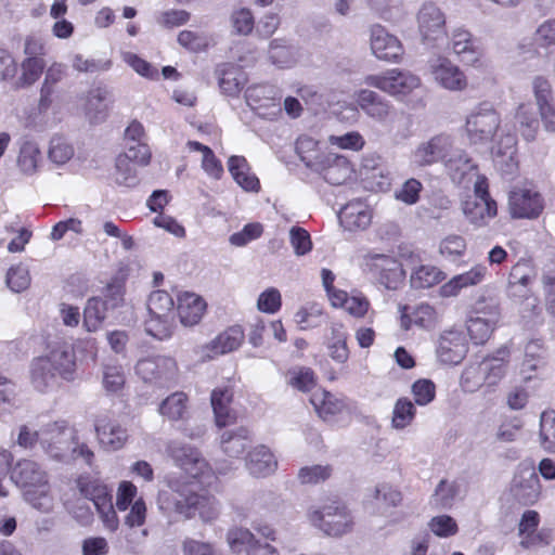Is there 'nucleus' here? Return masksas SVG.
<instances>
[{
  "label": "nucleus",
  "instance_id": "obj_4",
  "mask_svg": "<svg viewBox=\"0 0 555 555\" xmlns=\"http://www.w3.org/2000/svg\"><path fill=\"white\" fill-rule=\"evenodd\" d=\"M77 433L65 420L49 422L41 426V449L49 459L67 464Z\"/></svg>",
  "mask_w": 555,
  "mask_h": 555
},
{
  "label": "nucleus",
  "instance_id": "obj_47",
  "mask_svg": "<svg viewBox=\"0 0 555 555\" xmlns=\"http://www.w3.org/2000/svg\"><path fill=\"white\" fill-rule=\"evenodd\" d=\"M126 384V374L121 364L109 361L102 365V386L107 393L119 392Z\"/></svg>",
  "mask_w": 555,
  "mask_h": 555
},
{
  "label": "nucleus",
  "instance_id": "obj_30",
  "mask_svg": "<svg viewBox=\"0 0 555 555\" xmlns=\"http://www.w3.org/2000/svg\"><path fill=\"white\" fill-rule=\"evenodd\" d=\"M18 144L16 166L23 175L33 176L39 170L43 160L39 145L28 138H22Z\"/></svg>",
  "mask_w": 555,
  "mask_h": 555
},
{
  "label": "nucleus",
  "instance_id": "obj_59",
  "mask_svg": "<svg viewBox=\"0 0 555 555\" xmlns=\"http://www.w3.org/2000/svg\"><path fill=\"white\" fill-rule=\"evenodd\" d=\"M288 384L302 392L310 391L315 386V375L310 367L297 366L288 371Z\"/></svg>",
  "mask_w": 555,
  "mask_h": 555
},
{
  "label": "nucleus",
  "instance_id": "obj_18",
  "mask_svg": "<svg viewBox=\"0 0 555 555\" xmlns=\"http://www.w3.org/2000/svg\"><path fill=\"white\" fill-rule=\"evenodd\" d=\"M449 47L463 64L474 67L481 65L482 48L468 30L463 28L454 29Z\"/></svg>",
  "mask_w": 555,
  "mask_h": 555
},
{
  "label": "nucleus",
  "instance_id": "obj_55",
  "mask_svg": "<svg viewBox=\"0 0 555 555\" xmlns=\"http://www.w3.org/2000/svg\"><path fill=\"white\" fill-rule=\"evenodd\" d=\"M532 93L538 109L555 105V94L551 81L543 77L537 76L532 80Z\"/></svg>",
  "mask_w": 555,
  "mask_h": 555
},
{
  "label": "nucleus",
  "instance_id": "obj_8",
  "mask_svg": "<svg viewBox=\"0 0 555 555\" xmlns=\"http://www.w3.org/2000/svg\"><path fill=\"white\" fill-rule=\"evenodd\" d=\"M467 221L475 227H485L498 214V206L488 192L486 178H478L474 183V196L467 198L462 205Z\"/></svg>",
  "mask_w": 555,
  "mask_h": 555
},
{
  "label": "nucleus",
  "instance_id": "obj_2",
  "mask_svg": "<svg viewBox=\"0 0 555 555\" xmlns=\"http://www.w3.org/2000/svg\"><path fill=\"white\" fill-rule=\"evenodd\" d=\"M167 486V490L158 492V508L168 515L175 514L184 519L194 518L199 500L198 483L184 478L168 477Z\"/></svg>",
  "mask_w": 555,
  "mask_h": 555
},
{
  "label": "nucleus",
  "instance_id": "obj_61",
  "mask_svg": "<svg viewBox=\"0 0 555 555\" xmlns=\"http://www.w3.org/2000/svg\"><path fill=\"white\" fill-rule=\"evenodd\" d=\"M457 494L456 486L447 480H441L430 500V503L438 508H450Z\"/></svg>",
  "mask_w": 555,
  "mask_h": 555
},
{
  "label": "nucleus",
  "instance_id": "obj_39",
  "mask_svg": "<svg viewBox=\"0 0 555 555\" xmlns=\"http://www.w3.org/2000/svg\"><path fill=\"white\" fill-rule=\"evenodd\" d=\"M447 278V273L434 264H420L410 275V284L414 289H428L440 284Z\"/></svg>",
  "mask_w": 555,
  "mask_h": 555
},
{
  "label": "nucleus",
  "instance_id": "obj_23",
  "mask_svg": "<svg viewBox=\"0 0 555 555\" xmlns=\"http://www.w3.org/2000/svg\"><path fill=\"white\" fill-rule=\"evenodd\" d=\"M488 269L483 264H475L468 271L452 276L443 283L438 291L441 298L457 297L465 288L482 283L487 276Z\"/></svg>",
  "mask_w": 555,
  "mask_h": 555
},
{
  "label": "nucleus",
  "instance_id": "obj_49",
  "mask_svg": "<svg viewBox=\"0 0 555 555\" xmlns=\"http://www.w3.org/2000/svg\"><path fill=\"white\" fill-rule=\"evenodd\" d=\"M175 315H150L145 321V331L149 335L159 340L171 337L175 328Z\"/></svg>",
  "mask_w": 555,
  "mask_h": 555
},
{
  "label": "nucleus",
  "instance_id": "obj_29",
  "mask_svg": "<svg viewBox=\"0 0 555 555\" xmlns=\"http://www.w3.org/2000/svg\"><path fill=\"white\" fill-rule=\"evenodd\" d=\"M338 218L340 224L348 231L364 230L371 223L372 211L365 203L353 201L341 208Z\"/></svg>",
  "mask_w": 555,
  "mask_h": 555
},
{
  "label": "nucleus",
  "instance_id": "obj_5",
  "mask_svg": "<svg viewBox=\"0 0 555 555\" xmlns=\"http://www.w3.org/2000/svg\"><path fill=\"white\" fill-rule=\"evenodd\" d=\"M361 268L388 289H397L404 278L402 263L390 254L369 250L361 257Z\"/></svg>",
  "mask_w": 555,
  "mask_h": 555
},
{
  "label": "nucleus",
  "instance_id": "obj_41",
  "mask_svg": "<svg viewBox=\"0 0 555 555\" xmlns=\"http://www.w3.org/2000/svg\"><path fill=\"white\" fill-rule=\"evenodd\" d=\"M348 333L341 323H332L331 336L326 343L328 356L335 362L343 364L349 359V348L347 346Z\"/></svg>",
  "mask_w": 555,
  "mask_h": 555
},
{
  "label": "nucleus",
  "instance_id": "obj_13",
  "mask_svg": "<svg viewBox=\"0 0 555 555\" xmlns=\"http://www.w3.org/2000/svg\"><path fill=\"white\" fill-rule=\"evenodd\" d=\"M365 83L391 95H405L418 88L421 79L409 72L390 69L383 75H371Z\"/></svg>",
  "mask_w": 555,
  "mask_h": 555
},
{
  "label": "nucleus",
  "instance_id": "obj_51",
  "mask_svg": "<svg viewBox=\"0 0 555 555\" xmlns=\"http://www.w3.org/2000/svg\"><path fill=\"white\" fill-rule=\"evenodd\" d=\"M294 319L298 327L302 331L314 328L321 325L324 319L323 309L319 304H308L298 309Z\"/></svg>",
  "mask_w": 555,
  "mask_h": 555
},
{
  "label": "nucleus",
  "instance_id": "obj_15",
  "mask_svg": "<svg viewBox=\"0 0 555 555\" xmlns=\"http://www.w3.org/2000/svg\"><path fill=\"white\" fill-rule=\"evenodd\" d=\"M508 207L513 218L534 219L543 210V198L531 188L517 186L509 192Z\"/></svg>",
  "mask_w": 555,
  "mask_h": 555
},
{
  "label": "nucleus",
  "instance_id": "obj_52",
  "mask_svg": "<svg viewBox=\"0 0 555 555\" xmlns=\"http://www.w3.org/2000/svg\"><path fill=\"white\" fill-rule=\"evenodd\" d=\"M188 397L183 392H175L160 403L159 413L170 421L182 420L186 413Z\"/></svg>",
  "mask_w": 555,
  "mask_h": 555
},
{
  "label": "nucleus",
  "instance_id": "obj_25",
  "mask_svg": "<svg viewBox=\"0 0 555 555\" xmlns=\"http://www.w3.org/2000/svg\"><path fill=\"white\" fill-rule=\"evenodd\" d=\"M540 515L537 511L527 509L521 515L518 524V535L520 546L531 548L548 544L547 534L544 530L538 531Z\"/></svg>",
  "mask_w": 555,
  "mask_h": 555
},
{
  "label": "nucleus",
  "instance_id": "obj_10",
  "mask_svg": "<svg viewBox=\"0 0 555 555\" xmlns=\"http://www.w3.org/2000/svg\"><path fill=\"white\" fill-rule=\"evenodd\" d=\"M427 64L434 81L439 87L453 92H461L467 89V76L449 57L437 54L431 56Z\"/></svg>",
  "mask_w": 555,
  "mask_h": 555
},
{
  "label": "nucleus",
  "instance_id": "obj_21",
  "mask_svg": "<svg viewBox=\"0 0 555 555\" xmlns=\"http://www.w3.org/2000/svg\"><path fill=\"white\" fill-rule=\"evenodd\" d=\"M441 314L439 311L428 302H420L401 308V327L406 331L412 326L431 330L439 324Z\"/></svg>",
  "mask_w": 555,
  "mask_h": 555
},
{
  "label": "nucleus",
  "instance_id": "obj_20",
  "mask_svg": "<svg viewBox=\"0 0 555 555\" xmlns=\"http://www.w3.org/2000/svg\"><path fill=\"white\" fill-rule=\"evenodd\" d=\"M468 351V345L463 332L446 331L439 338L437 357L444 364L456 365L463 361Z\"/></svg>",
  "mask_w": 555,
  "mask_h": 555
},
{
  "label": "nucleus",
  "instance_id": "obj_36",
  "mask_svg": "<svg viewBox=\"0 0 555 555\" xmlns=\"http://www.w3.org/2000/svg\"><path fill=\"white\" fill-rule=\"evenodd\" d=\"M250 442V431L245 427L227 429L220 436V447L230 457L241 456Z\"/></svg>",
  "mask_w": 555,
  "mask_h": 555
},
{
  "label": "nucleus",
  "instance_id": "obj_19",
  "mask_svg": "<svg viewBox=\"0 0 555 555\" xmlns=\"http://www.w3.org/2000/svg\"><path fill=\"white\" fill-rule=\"evenodd\" d=\"M444 166L451 180L459 185L468 186L478 178H485L478 175L477 165L473 159L464 151L455 147L447 158Z\"/></svg>",
  "mask_w": 555,
  "mask_h": 555
},
{
  "label": "nucleus",
  "instance_id": "obj_35",
  "mask_svg": "<svg viewBox=\"0 0 555 555\" xmlns=\"http://www.w3.org/2000/svg\"><path fill=\"white\" fill-rule=\"evenodd\" d=\"M108 91L98 87L88 92L85 105V116L92 125L104 122L109 114V105L107 103Z\"/></svg>",
  "mask_w": 555,
  "mask_h": 555
},
{
  "label": "nucleus",
  "instance_id": "obj_16",
  "mask_svg": "<svg viewBox=\"0 0 555 555\" xmlns=\"http://www.w3.org/2000/svg\"><path fill=\"white\" fill-rule=\"evenodd\" d=\"M167 451L175 463L194 479L202 478L209 472L206 460L194 447L172 441L168 444Z\"/></svg>",
  "mask_w": 555,
  "mask_h": 555
},
{
  "label": "nucleus",
  "instance_id": "obj_43",
  "mask_svg": "<svg viewBox=\"0 0 555 555\" xmlns=\"http://www.w3.org/2000/svg\"><path fill=\"white\" fill-rule=\"evenodd\" d=\"M515 122L518 131L526 141H533L539 130V120L531 104L521 103L515 113Z\"/></svg>",
  "mask_w": 555,
  "mask_h": 555
},
{
  "label": "nucleus",
  "instance_id": "obj_44",
  "mask_svg": "<svg viewBox=\"0 0 555 555\" xmlns=\"http://www.w3.org/2000/svg\"><path fill=\"white\" fill-rule=\"evenodd\" d=\"M509 351L506 347L500 348L495 354L481 361L485 380L488 385H495L504 375Z\"/></svg>",
  "mask_w": 555,
  "mask_h": 555
},
{
  "label": "nucleus",
  "instance_id": "obj_24",
  "mask_svg": "<svg viewBox=\"0 0 555 555\" xmlns=\"http://www.w3.org/2000/svg\"><path fill=\"white\" fill-rule=\"evenodd\" d=\"M371 49L377 59L385 61H397L402 54L400 41L380 25L371 28Z\"/></svg>",
  "mask_w": 555,
  "mask_h": 555
},
{
  "label": "nucleus",
  "instance_id": "obj_42",
  "mask_svg": "<svg viewBox=\"0 0 555 555\" xmlns=\"http://www.w3.org/2000/svg\"><path fill=\"white\" fill-rule=\"evenodd\" d=\"M228 168L233 179L246 191H258L260 183L258 178L250 172L249 165L243 156H231Z\"/></svg>",
  "mask_w": 555,
  "mask_h": 555
},
{
  "label": "nucleus",
  "instance_id": "obj_31",
  "mask_svg": "<svg viewBox=\"0 0 555 555\" xmlns=\"http://www.w3.org/2000/svg\"><path fill=\"white\" fill-rule=\"evenodd\" d=\"M206 309V302L194 293L184 292L178 296L177 311L180 321L185 326L197 324Z\"/></svg>",
  "mask_w": 555,
  "mask_h": 555
},
{
  "label": "nucleus",
  "instance_id": "obj_64",
  "mask_svg": "<svg viewBox=\"0 0 555 555\" xmlns=\"http://www.w3.org/2000/svg\"><path fill=\"white\" fill-rule=\"evenodd\" d=\"M486 383L483 369L480 363H473L465 367L461 376V386L465 391L474 392Z\"/></svg>",
  "mask_w": 555,
  "mask_h": 555
},
{
  "label": "nucleus",
  "instance_id": "obj_57",
  "mask_svg": "<svg viewBox=\"0 0 555 555\" xmlns=\"http://www.w3.org/2000/svg\"><path fill=\"white\" fill-rule=\"evenodd\" d=\"M255 540V534L247 528L233 527L227 533V542L233 553L246 551L248 554V550Z\"/></svg>",
  "mask_w": 555,
  "mask_h": 555
},
{
  "label": "nucleus",
  "instance_id": "obj_50",
  "mask_svg": "<svg viewBox=\"0 0 555 555\" xmlns=\"http://www.w3.org/2000/svg\"><path fill=\"white\" fill-rule=\"evenodd\" d=\"M79 489L86 499L93 502L96 509L112 503L108 488L98 480L86 482L79 480Z\"/></svg>",
  "mask_w": 555,
  "mask_h": 555
},
{
  "label": "nucleus",
  "instance_id": "obj_38",
  "mask_svg": "<svg viewBox=\"0 0 555 555\" xmlns=\"http://www.w3.org/2000/svg\"><path fill=\"white\" fill-rule=\"evenodd\" d=\"M310 402L319 416L325 421L340 413L346 406L343 399L324 389L313 391Z\"/></svg>",
  "mask_w": 555,
  "mask_h": 555
},
{
  "label": "nucleus",
  "instance_id": "obj_32",
  "mask_svg": "<svg viewBox=\"0 0 555 555\" xmlns=\"http://www.w3.org/2000/svg\"><path fill=\"white\" fill-rule=\"evenodd\" d=\"M60 375L52 369L48 359L37 357L29 366V378L33 387L39 392H46L57 385Z\"/></svg>",
  "mask_w": 555,
  "mask_h": 555
},
{
  "label": "nucleus",
  "instance_id": "obj_58",
  "mask_svg": "<svg viewBox=\"0 0 555 555\" xmlns=\"http://www.w3.org/2000/svg\"><path fill=\"white\" fill-rule=\"evenodd\" d=\"M172 297L165 291L153 292L147 300L149 315L176 314Z\"/></svg>",
  "mask_w": 555,
  "mask_h": 555
},
{
  "label": "nucleus",
  "instance_id": "obj_3",
  "mask_svg": "<svg viewBox=\"0 0 555 555\" xmlns=\"http://www.w3.org/2000/svg\"><path fill=\"white\" fill-rule=\"evenodd\" d=\"M307 519L314 528L328 537H341L353 528V515L340 500L328 499L307 509Z\"/></svg>",
  "mask_w": 555,
  "mask_h": 555
},
{
  "label": "nucleus",
  "instance_id": "obj_60",
  "mask_svg": "<svg viewBox=\"0 0 555 555\" xmlns=\"http://www.w3.org/2000/svg\"><path fill=\"white\" fill-rule=\"evenodd\" d=\"M133 163L126 156H117L115 180L118 184L127 188H133L139 183L137 169L131 165Z\"/></svg>",
  "mask_w": 555,
  "mask_h": 555
},
{
  "label": "nucleus",
  "instance_id": "obj_63",
  "mask_svg": "<svg viewBox=\"0 0 555 555\" xmlns=\"http://www.w3.org/2000/svg\"><path fill=\"white\" fill-rule=\"evenodd\" d=\"M545 350L540 340H531L527 344L525 349V361L522 363L521 372L526 374L528 371H534L544 364Z\"/></svg>",
  "mask_w": 555,
  "mask_h": 555
},
{
  "label": "nucleus",
  "instance_id": "obj_11",
  "mask_svg": "<svg viewBox=\"0 0 555 555\" xmlns=\"http://www.w3.org/2000/svg\"><path fill=\"white\" fill-rule=\"evenodd\" d=\"M135 373L144 383L165 386L176 379L178 365L171 357H147L137 362Z\"/></svg>",
  "mask_w": 555,
  "mask_h": 555
},
{
  "label": "nucleus",
  "instance_id": "obj_53",
  "mask_svg": "<svg viewBox=\"0 0 555 555\" xmlns=\"http://www.w3.org/2000/svg\"><path fill=\"white\" fill-rule=\"evenodd\" d=\"M415 414L416 409L414 403L405 397L399 398L392 411V427L396 429H404L412 424Z\"/></svg>",
  "mask_w": 555,
  "mask_h": 555
},
{
  "label": "nucleus",
  "instance_id": "obj_56",
  "mask_svg": "<svg viewBox=\"0 0 555 555\" xmlns=\"http://www.w3.org/2000/svg\"><path fill=\"white\" fill-rule=\"evenodd\" d=\"M75 154L73 145L62 137H53L50 141L48 157L56 166L68 163Z\"/></svg>",
  "mask_w": 555,
  "mask_h": 555
},
{
  "label": "nucleus",
  "instance_id": "obj_22",
  "mask_svg": "<svg viewBox=\"0 0 555 555\" xmlns=\"http://www.w3.org/2000/svg\"><path fill=\"white\" fill-rule=\"evenodd\" d=\"M42 359H48L52 369L64 380L70 382L75 379L76 375V356L74 346L66 341H61L52 345L47 356Z\"/></svg>",
  "mask_w": 555,
  "mask_h": 555
},
{
  "label": "nucleus",
  "instance_id": "obj_17",
  "mask_svg": "<svg viewBox=\"0 0 555 555\" xmlns=\"http://www.w3.org/2000/svg\"><path fill=\"white\" fill-rule=\"evenodd\" d=\"M94 431L99 444L106 451H117L128 440L127 429L106 413L96 415Z\"/></svg>",
  "mask_w": 555,
  "mask_h": 555
},
{
  "label": "nucleus",
  "instance_id": "obj_12",
  "mask_svg": "<svg viewBox=\"0 0 555 555\" xmlns=\"http://www.w3.org/2000/svg\"><path fill=\"white\" fill-rule=\"evenodd\" d=\"M247 105L260 117L274 119L282 109L280 91L272 85H256L245 92Z\"/></svg>",
  "mask_w": 555,
  "mask_h": 555
},
{
  "label": "nucleus",
  "instance_id": "obj_62",
  "mask_svg": "<svg viewBox=\"0 0 555 555\" xmlns=\"http://www.w3.org/2000/svg\"><path fill=\"white\" fill-rule=\"evenodd\" d=\"M7 284L14 293H21L30 285V274L26 266L16 264L11 267L7 273Z\"/></svg>",
  "mask_w": 555,
  "mask_h": 555
},
{
  "label": "nucleus",
  "instance_id": "obj_9",
  "mask_svg": "<svg viewBox=\"0 0 555 555\" xmlns=\"http://www.w3.org/2000/svg\"><path fill=\"white\" fill-rule=\"evenodd\" d=\"M455 140L447 133H439L430 139L421 142L411 153V164L417 168H424L446 163L450 153L453 152Z\"/></svg>",
  "mask_w": 555,
  "mask_h": 555
},
{
  "label": "nucleus",
  "instance_id": "obj_14",
  "mask_svg": "<svg viewBox=\"0 0 555 555\" xmlns=\"http://www.w3.org/2000/svg\"><path fill=\"white\" fill-rule=\"evenodd\" d=\"M422 40L436 47L447 35L444 13L435 3H425L417 15Z\"/></svg>",
  "mask_w": 555,
  "mask_h": 555
},
{
  "label": "nucleus",
  "instance_id": "obj_40",
  "mask_svg": "<svg viewBox=\"0 0 555 555\" xmlns=\"http://www.w3.org/2000/svg\"><path fill=\"white\" fill-rule=\"evenodd\" d=\"M516 142L515 135L507 134L493 149L494 162L504 173L512 175L517 169Z\"/></svg>",
  "mask_w": 555,
  "mask_h": 555
},
{
  "label": "nucleus",
  "instance_id": "obj_46",
  "mask_svg": "<svg viewBox=\"0 0 555 555\" xmlns=\"http://www.w3.org/2000/svg\"><path fill=\"white\" fill-rule=\"evenodd\" d=\"M109 309L107 308V302L103 301L100 297L90 298L83 310V326L88 332L98 331L105 318L106 313Z\"/></svg>",
  "mask_w": 555,
  "mask_h": 555
},
{
  "label": "nucleus",
  "instance_id": "obj_37",
  "mask_svg": "<svg viewBox=\"0 0 555 555\" xmlns=\"http://www.w3.org/2000/svg\"><path fill=\"white\" fill-rule=\"evenodd\" d=\"M232 390L229 387L216 388L211 392L210 401L215 413L216 424L224 427L235 421V414L230 408Z\"/></svg>",
  "mask_w": 555,
  "mask_h": 555
},
{
  "label": "nucleus",
  "instance_id": "obj_7",
  "mask_svg": "<svg viewBox=\"0 0 555 555\" xmlns=\"http://www.w3.org/2000/svg\"><path fill=\"white\" fill-rule=\"evenodd\" d=\"M501 125V117L492 104L483 102L467 116L465 132L472 144L490 142Z\"/></svg>",
  "mask_w": 555,
  "mask_h": 555
},
{
  "label": "nucleus",
  "instance_id": "obj_6",
  "mask_svg": "<svg viewBox=\"0 0 555 555\" xmlns=\"http://www.w3.org/2000/svg\"><path fill=\"white\" fill-rule=\"evenodd\" d=\"M501 319L500 307L490 300H479L475 304L467 320V333L476 345H483L493 334Z\"/></svg>",
  "mask_w": 555,
  "mask_h": 555
},
{
  "label": "nucleus",
  "instance_id": "obj_54",
  "mask_svg": "<svg viewBox=\"0 0 555 555\" xmlns=\"http://www.w3.org/2000/svg\"><path fill=\"white\" fill-rule=\"evenodd\" d=\"M540 443L544 451L555 453V410L541 414Z\"/></svg>",
  "mask_w": 555,
  "mask_h": 555
},
{
  "label": "nucleus",
  "instance_id": "obj_28",
  "mask_svg": "<svg viewBox=\"0 0 555 555\" xmlns=\"http://www.w3.org/2000/svg\"><path fill=\"white\" fill-rule=\"evenodd\" d=\"M513 491L524 504H533L541 493L540 479L533 469L520 470L513 479Z\"/></svg>",
  "mask_w": 555,
  "mask_h": 555
},
{
  "label": "nucleus",
  "instance_id": "obj_45",
  "mask_svg": "<svg viewBox=\"0 0 555 555\" xmlns=\"http://www.w3.org/2000/svg\"><path fill=\"white\" fill-rule=\"evenodd\" d=\"M296 151L300 159L311 170L322 168L321 160L323 157L327 156V154L320 151L319 142L308 135H301L298 138L296 142Z\"/></svg>",
  "mask_w": 555,
  "mask_h": 555
},
{
  "label": "nucleus",
  "instance_id": "obj_26",
  "mask_svg": "<svg viewBox=\"0 0 555 555\" xmlns=\"http://www.w3.org/2000/svg\"><path fill=\"white\" fill-rule=\"evenodd\" d=\"M356 101L369 117L379 122L388 120L393 113L390 103L372 90H360Z\"/></svg>",
  "mask_w": 555,
  "mask_h": 555
},
{
  "label": "nucleus",
  "instance_id": "obj_48",
  "mask_svg": "<svg viewBox=\"0 0 555 555\" xmlns=\"http://www.w3.org/2000/svg\"><path fill=\"white\" fill-rule=\"evenodd\" d=\"M245 82V74L238 67L229 65L222 69L219 86L223 93L234 96L241 92Z\"/></svg>",
  "mask_w": 555,
  "mask_h": 555
},
{
  "label": "nucleus",
  "instance_id": "obj_1",
  "mask_svg": "<svg viewBox=\"0 0 555 555\" xmlns=\"http://www.w3.org/2000/svg\"><path fill=\"white\" fill-rule=\"evenodd\" d=\"M11 479L23 489L25 501L41 513H50L54 498L47 472L33 460H22L12 469Z\"/></svg>",
  "mask_w": 555,
  "mask_h": 555
},
{
  "label": "nucleus",
  "instance_id": "obj_34",
  "mask_svg": "<svg viewBox=\"0 0 555 555\" xmlns=\"http://www.w3.org/2000/svg\"><path fill=\"white\" fill-rule=\"evenodd\" d=\"M278 461L266 446L254 448L246 459V468L255 477H267L275 472Z\"/></svg>",
  "mask_w": 555,
  "mask_h": 555
},
{
  "label": "nucleus",
  "instance_id": "obj_33",
  "mask_svg": "<svg viewBox=\"0 0 555 555\" xmlns=\"http://www.w3.org/2000/svg\"><path fill=\"white\" fill-rule=\"evenodd\" d=\"M321 163L322 168L313 169V171L322 175L324 180L330 184L340 185L351 173L350 164L344 156L327 154L326 157H323Z\"/></svg>",
  "mask_w": 555,
  "mask_h": 555
},
{
  "label": "nucleus",
  "instance_id": "obj_27",
  "mask_svg": "<svg viewBox=\"0 0 555 555\" xmlns=\"http://www.w3.org/2000/svg\"><path fill=\"white\" fill-rule=\"evenodd\" d=\"M245 334L240 325L230 326L215 337L204 348L207 358L212 359L236 350L244 341Z\"/></svg>",
  "mask_w": 555,
  "mask_h": 555
}]
</instances>
